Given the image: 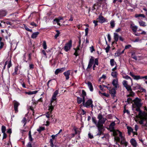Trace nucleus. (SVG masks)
Segmentation results:
<instances>
[{
  "mask_svg": "<svg viewBox=\"0 0 147 147\" xmlns=\"http://www.w3.org/2000/svg\"><path fill=\"white\" fill-rule=\"evenodd\" d=\"M97 118L99 120L97 127L98 128V132L96 136H100L101 135L104 134L103 132L105 129L103 124L105 123L107 119L106 118L103 117L101 113L98 114Z\"/></svg>",
  "mask_w": 147,
  "mask_h": 147,
  "instance_id": "f257e3e1",
  "label": "nucleus"
},
{
  "mask_svg": "<svg viewBox=\"0 0 147 147\" xmlns=\"http://www.w3.org/2000/svg\"><path fill=\"white\" fill-rule=\"evenodd\" d=\"M142 100L141 99L138 97L136 98L135 99L133 100L131 103H132L134 102L135 105L137 107L136 109L140 108L142 105V104L141 103Z\"/></svg>",
  "mask_w": 147,
  "mask_h": 147,
  "instance_id": "f03ea898",
  "label": "nucleus"
},
{
  "mask_svg": "<svg viewBox=\"0 0 147 147\" xmlns=\"http://www.w3.org/2000/svg\"><path fill=\"white\" fill-rule=\"evenodd\" d=\"M72 41L71 40H70L65 44L63 47V49L66 52H68L72 47Z\"/></svg>",
  "mask_w": 147,
  "mask_h": 147,
  "instance_id": "7ed1b4c3",
  "label": "nucleus"
},
{
  "mask_svg": "<svg viewBox=\"0 0 147 147\" xmlns=\"http://www.w3.org/2000/svg\"><path fill=\"white\" fill-rule=\"evenodd\" d=\"M92 103H93V101L92 99H89L86 102H85L84 103H82V104L84 107L87 108H89Z\"/></svg>",
  "mask_w": 147,
  "mask_h": 147,
  "instance_id": "20e7f679",
  "label": "nucleus"
},
{
  "mask_svg": "<svg viewBox=\"0 0 147 147\" xmlns=\"http://www.w3.org/2000/svg\"><path fill=\"white\" fill-rule=\"evenodd\" d=\"M94 57L91 56V58L90 59L89 62L88 64L86 69V70L88 71V69H90L92 65L94 62Z\"/></svg>",
  "mask_w": 147,
  "mask_h": 147,
  "instance_id": "39448f33",
  "label": "nucleus"
},
{
  "mask_svg": "<svg viewBox=\"0 0 147 147\" xmlns=\"http://www.w3.org/2000/svg\"><path fill=\"white\" fill-rule=\"evenodd\" d=\"M134 85L135 86H134L133 87L134 90L136 89H139L142 90V92L145 91V90L139 84H135Z\"/></svg>",
  "mask_w": 147,
  "mask_h": 147,
  "instance_id": "423d86ee",
  "label": "nucleus"
},
{
  "mask_svg": "<svg viewBox=\"0 0 147 147\" xmlns=\"http://www.w3.org/2000/svg\"><path fill=\"white\" fill-rule=\"evenodd\" d=\"M97 20H98V22L101 23H103L105 22H107L106 21L107 19H105L104 17L102 15H100L98 16V17L97 18Z\"/></svg>",
  "mask_w": 147,
  "mask_h": 147,
  "instance_id": "0eeeda50",
  "label": "nucleus"
},
{
  "mask_svg": "<svg viewBox=\"0 0 147 147\" xmlns=\"http://www.w3.org/2000/svg\"><path fill=\"white\" fill-rule=\"evenodd\" d=\"M65 67L57 69L55 72V74L57 75L59 73H61L63 72L65 70Z\"/></svg>",
  "mask_w": 147,
  "mask_h": 147,
  "instance_id": "6e6552de",
  "label": "nucleus"
},
{
  "mask_svg": "<svg viewBox=\"0 0 147 147\" xmlns=\"http://www.w3.org/2000/svg\"><path fill=\"white\" fill-rule=\"evenodd\" d=\"M20 105V103L17 101H15L14 103L13 107L16 113H17L18 111V107Z\"/></svg>",
  "mask_w": 147,
  "mask_h": 147,
  "instance_id": "1a4fd4ad",
  "label": "nucleus"
},
{
  "mask_svg": "<svg viewBox=\"0 0 147 147\" xmlns=\"http://www.w3.org/2000/svg\"><path fill=\"white\" fill-rule=\"evenodd\" d=\"M71 71V70H68L63 73V74L65 76V79L66 80H67L69 79V76L70 75Z\"/></svg>",
  "mask_w": 147,
  "mask_h": 147,
  "instance_id": "9d476101",
  "label": "nucleus"
},
{
  "mask_svg": "<svg viewBox=\"0 0 147 147\" xmlns=\"http://www.w3.org/2000/svg\"><path fill=\"white\" fill-rule=\"evenodd\" d=\"M129 74L135 80H139L141 79V76L138 75H135L133 73L130 72Z\"/></svg>",
  "mask_w": 147,
  "mask_h": 147,
  "instance_id": "9b49d317",
  "label": "nucleus"
},
{
  "mask_svg": "<svg viewBox=\"0 0 147 147\" xmlns=\"http://www.w3.org/2000/svg\"><path fill=\"white\" fill-rule=\"evenodd\" d=\"M57 135L58 134H57L56 135H53L51 136V137L52 138L50 139V141L49 142L50 144V146L51 147H54V146L53 143V140H54L55 139V137H57Z\"/></svg>",
  "mask_w": 147,
  "mask_h": 147,
  "instance_id": "f8f14e48",
  "label": "nucleus"
},
{
  "mask_svg": "<svg viewBox=\"0 0 147 147\" xmlns=\"http://www.w3.org/2000/svg\"><path fill=\"white\" fill-rule=\"evenodd\" d=\"M135 111L139 112L138 115L140 117H143L145 114V113L144 112H142L140 108L136 109Z\"/></svg>",
  "mask_w": 147,
  "mask_h": 147,
  "instance_id": "ddd939ff",
  "label": "nucleus"
},
{
  "mask_svg": "<svg viewBox=\"0 0 147 147\" xmlns=\"http://www.w3.org/2000/svg\"><path fill=\"white\" fill-rule=\"evenodd\" d=\"M117 88H112L111 90L110 89V93L111 94V96L112 97H114L115 96V94L116 92V89Z\"/></svg>",
  "mask_w": 147,
  "mask_h": 147,
  "instance_id": "4468645a",
  "label": "nucleus"
},
{
  "mask_svg": "<svg viewBox=\"0 0 147 147\" xmlns=\"http://www.w3.org/2000/svg\"><path fill=\"white\" fill-rule=\"evenodd\" d=\"M113 34L114 39L115 41V44H117V42L118 41L120 36L118 34L116 33H114Z\"/></svg>",
  "mask_w": 147,
  "mask_h": 147,
  "instance_id": "2eb2a0df",
  "label": "nucleus"
},
{
  "mask_svg": "<svg viewBox=\"0 0 147 147\" xmlns=\"http://www.w3.org/2000/svg\"><path fill=\"white\" fill-rule=\"evenodd\" d=\"M115 125V123L114 121L110 123L109 126V128L111 131H113L114 130V126Z\"/></svg>",
  "mask_w": 147,
  "mask_h": 147,
  "instance_id": "dca6fc26",
  "label": "nucleus"
},
{
  "mask_svg": "<svg viewBox=\"0 0 147 147\" xmlns=\"http://www.w3.org/2000/svg\"><path fill=\"white\" fill-rule=\"evenodd\" d=\"M7 13V12L5 10H0V18L1 17L5 16Z\"/></svg>",
  "mask_w": 147,
  "mask_h": 147,
  "instance_id": "f3484780",
  "label": "nucleus"
},
{
  "mask_svg": "<svg viewBox=\"0 0 147 147\" xmlns=\"http://www.w3.org/2000/svg\"><path fill=\"white\" fill-rule=\"evenodd\" d=\"M112 84L114 86V88H117L118 85V81L117 80L114 79L112 82Z\"/></svg>",
  "mask_w": 147,
  "mask_h": 147,
  "instance_id": "a211bd4d",
  "label": "nucleus"
},
{
  "mask_svg": "<svg viewBox=\"0 0 147 147\" xmlns=\"http://www.w3.org/2000/svg\"><path fill=\"white\" fill-rule=\"evenodd\" d=\"M130 142L131 144L134 147H136L137 145V143L135 140L132 138L131 139Z\"/></svg>",
  "mask_w": 147,
  "mask_h": 147,
  "instance_id": "6ab92c4d",
  "label": "nucleus"
},
{
  "mask_svg": "<svg viewBox=\"0 0 147 147\" xmlns=\"http://www.w3.org/2000/svg\"><path fill=\"white\" fill-rule=\"evenodd\" d=\"M130 27L134 32L136 33V32L138 28L137 26H133L132 24H131L130 25Z\"/></svg>",
  "mask_w": 147,
  "mask_h": 147,
  "instance_id": "aec40b11",
  "label": "nucleus"
},
{
  "mask_svg": "<svg viewBox=\"0 0 147 147\" xmlns=\"http://www.w3.org/2000/svg\"><path fill=\"white\" fill-rule=\"evenodd\" d=\"M87 84L91 92H92L93 90V88L91 83L89 81L88 82Z\"/></svg>",
  "mask_w": 147,
  "mask_h": 147,
  "instance_id": "412c9836",
  "label": "nucleus"
},
{
  "mask_svg": "<svg viewBox=\"0 0 147 147\" xmlns=\"http://www.w3.org/2000/svg\"><path fill=\"white\" fill-rule=\"evenodd\" d=\"M127 129L128 135L129 136H130L131 133L133 132V129L131 127L129 126L127 127Z\"/></svg>",
  "mask_w": 147,
  "mask_h": 147,
  "instance_id": "4be33fe9",
  "label": "nucleus"
},
{
  "mask_svg": "<svg viewBox=\"0 0 147 147\" xmlns=\"http://www.w3.org/2000/svg\"><path fill=\"white\" fill-rule=\"evenodd\" d=\"M39 34V32H34L32 34L31 37L33 39L37 37Z\"/></svg>",
  "mask_w": 147,
  "mask_h": 147,
  "instance_id": "5701e85b",
  "label": "nucleus"
},
{
  "mask_svg": "<svg viewBox=\"0 0 147 147\" xmlns=\"http://www.w3.org/2000/svg\"><path fill=\"white\" fill-rule=\"evenodd\" d=\"M50 114L51 113H49V112H48L46 113V117L47 118H49V120H51L50 119V117L51 118H52L51 120L52 121H54V119H53V118H52L53 116L52 115H51V116H50Z\"/></svg>",
  "mask_w": 147,
  "mask_h": 147,
  "instance_id": "b1692460",
  "label": "nucleus"
},
{
  "mask_svg": "<svg viewBox=\"0 0 147 147\" xmlns=\"http://www.w3.org/2000/svg\"><path fill=\"white\" fill-rule=\"evenodd\" d=\"M110 27L112 28H113L115 25V21L113 20H112L110 22Z\"/></svg>",
  "mask_w": 147,
  "mask_h": 147,
  "instance_id": "393cba45",
  "label": "nucleus"
},
{
  "mask_svg": "<svg viewBox=\"0 0 147 147\" xmlns=\"http://www.w3.org/2000/svg\"><path fill=\"white\" fill-rule=\"evenodd\" d=\"M139 23L140 26H141L145 27L146 26V22L143 21L139 22Z\"/></svg>",
  "mask_w": 147,
  "mask_h": 147,
  "instance_id": "a878e982",
  "label": "nucleus"
},
{
  "mask_svg": "<svg viewBox=\"0 0 147 147\" xmlns=\"http://www.w3.org/2000/svg\"><path fill=\"white\" fill-rule=\"evenodd\" d=\"M38 92V91H29L28 92H26L25 93L26 94H28V95H32L33 94H36Z\"/></svg>",
  "mask_w": 147,
  "mask_h": 147,
  "instance_id": "bb28decb",
  "label": "nucleus"
},
{
  "mask_svg": "<svg viewBox=\"0 0 147 147\" xmlns=\"http://www.w3.org/2000/svg\"><path fill=\"white\" fill-rule=\"evenodd\" d=\"M113 132V135L114 136H115L118 135L119 133V130H114L113 131H111Z\"/></svg>",
  "mask_w": 147,
  "mask_h": 147,
  "instance_id": "cd10ccee",
  "label": "nucleus"
},
{
  "mask_svg": "<svg viewBox=\"0 0 147 147\" xmlns=\"http://www.w3.org/2000/svg\"><path fill=\"white\" fill-rule=\"evenodd\" d=\"M118 74L116 71H113L111 72V75L114 78H116L117 77Z\"/></svg>",
  "mask_w": 147,
  "mask_h": 147,
  "instance_id": "c85d7f7f",
  "label": "nucleus"
},
{
  "mask_svg": "<svg viewBox=\"0 0 147 147\" xmlns=\"http://www.w3.org/2000/svg\"><path fill=\"white\" fill-rule=\"evenodd\" d=\"M45 129V127H40L39 128L37 129L39 133H40L42 131H44Z\"/></svg>",
  "mask_w": 147,
  "mask_h": 147,
  "instance_id": "c756f323",
  "label": "nucleus"
},
{
  "mask_svg": "<svg viewBox=\"0 0 147 147\" xmlns=\"http://www.w3.org/2000/svg\"><path fill=\"white\" fill-rule=\"evenodd\" d=\"M77 103L78 104H80L82 102H83L82 98H80L79 97L77 96Z\"/></svg>",
  "mask_w": 147,
  "mask_h": 147,
  "instance_id": "7c9ffc66",
  "label": "nucleus"
},
{
  "mask_svg": "<svg viewBox=\"0 0 147 147\" xmlns=\"http://www.w3.org/2000/svg\"><path fill=\"white\" fill-rule=\"evenodd\" d=\"M54 106L52 105H50V106H49V112H50V113H51L53 110L54 108Z\"/></svg>",
  "mask_w": 147,
  "mask_h": 147,
  "instance_id": "2f4dec72",
  "label": "nucleus"
},
{
  "mask_svg": "<svg viewBox=\"0 0 147 147\" xmlns=\"http://www.w3.org/2000/svg\"><path fill=\"white\" fill-rule=\"evenodd\" d=\"M28 138L29 139V140L30 141V142H32L33 140V139L32 137V135L31 134V130L29 131L28 133Z\"/></svg>",
  "mask_w": 147,
  "mask_h": 147,
  "instance_id": "473e14b6",
  "label": "nucleus"
},
{
  "mask_svg": "<svg viewBox=\"0 0 147 147\" xmlns=\"http://www.w3.org/2000/svg\"><path fill=\"white\" fill-rule=\"evenodd\" d=\"M92 122L94 123L96 125V126L97 127L98 122L97 123L96 117H92Z\"/></svg>",
  "mask_w": 147,
  "mask_h": 147,
  "instance_id": "72a5a7b5",
  "label": "nucleus"
},
{
  "mask_svg": "<svg viewBox=\"0 0 147 147\" xmlns=\"http://www.w3.org/2000/svg\"><path fill=\"white\" fill-rule=\"evenodd\" d=\"M135 17L136 18L139 17H142L143 18H145L146 16L144 14H136L135 15Z\"/></svg>",
  "mask_w": 147,
  "mask_h": 147,
  "instance_id": "f704fd0d",
  "label": "nucleus"
},
{
  "mask_svg": "<svg viewBox=\"0 0 147 147\" xmlns=\"http://www.w3.org/2000/svg\"><path fill=\"white\" fill-rule=\"evenodd\" d=\"M123 77L125 79L128 80L130 79L132 83V80L131 78L127 75H126L125 76H123Z\"/></svg>",
  "mask_w": 147,
  "mask_h": 147,
  "instance_id": "c9c22d12",
  "label": "nucleus"
},
{
  "mask_svg": "<svg viewBox=\"0 0 147 147\" xmlns=\"http://www.w3.org/2000/svg\"><path fill=\"white\" fill-rule=\"evenodd\" d=\"M56 32H57V34L55 35L54 38L56 39L59 36L60 32L58 30H56Z\"/></svg>",
  "mask_w": 147,
  "mask_h": 147,
  "instance_id": "e433bc0d",
  "label": "nucleus"
},
{
  "mask_svg": "<svg viewBox=\"0 0 147 147\" xmlns=\"http://www.w3.org/2000/svg\"><path fill=\"white\" fill-rule=\"evenodd\" d=\"M131 57L134 59H135L136 60H137V58L136 56L135 55V53H132L131 54Z\"/></svg>",
  "mask_w": 147,
  "mask_h": 147,
  "instance_id": "4c0bfd02",
  "label": "nucleus"
},
{
  "mask_svg": "<svg viewBox=\"0 0 147 147\" xmlns=\"http://www.w3.org/2000/svg\"><path fill=\"white\" fill-rule=\"evenodd\" d=\"M116 63L114 59H111L110 61V65L111 66H113L114 65V63Z\"/></svg>",
  "mask_w": 147,
  "mask_h": 147,
  "instance_id": "58836bf2",
  "label": "nucleus"
},
{
  "mask_svg": "<svg viewBox=\"0 0 147 147\" xmlns=\"http://www.w3.org/2000/svg\"><path fill=\"white\" fill-rule=\"evenodd\" d=\"M34 65L32 63H30L29 65V69L32 70L34 68Z\"/></svg>",
  "mask_w": 147,
  "mask_h": 147,
  "instance_id": "ea45409f",
  "label": "nucleus"
},
{
  "mask_svg": "<svg viewBox=\"0 0 147 147\" xmlns=\"http://www.w3.org/2000/svg\"><path fill=\"white\" fill-rule=\"evenodd\" d=\"M42 45L43 49H47V45L46 41H43Z\"/></svg>",
  "mask_w": 147,
  "mask_h": 147,
  "instance_id": "a19ab883",
  "label": "nucleus"
},
{
  "mask_svg": "<svg viewBox=\"0 0 147 147\" xmlns=\"http://www.w3.org/2000/svg\"><path fill=\"white\" fill-rule=\"evenodd\" d=\"M6 130V128L5 126L4 125H2L1 127V131L2 133H5V131Z\"/></svg>",
  "mask_w": 147,
  "mask_h": 147,
  "instance_id": "79ce46f5",
  "label": "nucleus"
},
{
  "mask_svg": "<svg viewBox=\"0 0 147 147\" xmlns=\"http://www.w3.org/2000/svg\"><path fill=\"white\" fill-rule=\"evenodd\" d=\"M133 100H132V99L130 98H127V101H126L125 102H127L128 104H129Z\"/></svg>",
  "mask_w": 147,
  "mask_h": 147,
  "instance_id": "37998d69",
  "label": "nucleus"
},
{
  "mask_svg": "<svg viewBox=\"0 0 147 147\" xmlns=\"http://www.w3.org/2000/svg\"><path fill=\"white\" fill-rule=\"evenodd\" d=\"M32 54L31 53H29L28 55V59L27 61H28V63H29V61H30L32 59L31 58Z\"/></svg>",
  "mask_w": 147,
  "mask_h": 147,
  "instance_id": "c03bdc74",
  "label": "nucleus"
},
{
  "mask_svg": "<svg viewBox=\"0 0 147 147\" xmlns=\"http://www.w3.org/2000/svg\"><path fill=\"white\" fill-rule=\"evenodd\" d=\"M56 97V96L53 95L51 100L52 104L53 103V102L54 101L56 100L57 99Z\"/></svg>",
  "mask_w": 147,
  "mask_h": 147,
  "instance_id": "a18cd8bd",
  "label": "nucleus"
},
{
  "mask_svg": "<svg viewBox=\"0 0 147 147\" xmlns=\"http://www.w3.org/2000/svg\"><path fill=\"white\" fill-rule=\"evenodd\" d=\"M125 88L128 91H131L132 90L131 86L129 85L127 86V87L125 86Z\"/></svg>",
  "mask_w": 147,
  "mask_h": 147,
  "instance_id": "49530a36",
  "label": "nucleus"
},
{
  "mask_svg": "<svg viewBox=\"0 0 147 147\" xmlns=\"http://www.w3.org/2000/svg\"><path fill=\"white\" fill-rule=\"evenodd\" d=\"M12 65V64L11 63V60H10L8 64L7 65V67L8 69H9L10 67H11Z\"/></svg>",
  "mask_w": 147,
  "mask_h": 147,
  "instance_id": "de8ad7c7",
  "label": "nucleus"
},
{
  "mask_svg": "<svg viewBox=\"0 0 147 147\" xmlns=\"http://www.w3.org/2000/svg\"><path fill=\"white\" fill-rule=\"evenodd\" d=\"M94 64L95 65H98V59L96 58L95 59H94Z\"/></svg>",
  "mask_w": 147,
  "mask_h": 147,
  "instance_id": "09e8293b",
  "label": "nucleus"
},
{
  "mask_svg": "<svg viewBox=\"0 0 147 147\" xmlns=\"http://www.w3.org/2000/svg\"><path fill=\"white\" fill-rule=\"evenodd\" d=\"M125 107H124V109L123 111L124 113H127V114H128V115L129 114H130L129 111L128 110H127V109H125Z\"/></svg>",
  "mask_w": 147,
  "mask_h": 147,
  "instance_id": "8fccbe9b",
  "label": "nucleus"
},
{
  "mask_svg": "<svg viewBox=\"0 0 147 147\" xmlns=\"http://www.w3.org/2000/svg\"><path fill=\"white\" fill-rule=\"evenodd\" d=\"M127 82L126 80H123V84L125 87V86L127 87L128 85L127 84Z\"/></svg>",
  "mask_w": 147,
  "mask_h": 147,
  "instance_id": "3c124183",
  "label": "nucleus"
},
{
  "mask_svg": "<svg viewBox=\"0 0 147 147\" xmlns=\"http://www.w3.org/2000/svg\"><path fill=\"white\" fill-rule=\"evenodd\" d=\"M108 45L107 47L105 49L106 50V53H108L109 52L110 48V47L109 45Z\"/></svg>",
  "mask_w": 147,
  "mask_h": 147,
  "instance_id": "603ef678",
  "label": "nucleus"
},
{
  "mask_svg": "<svg viewBox=\"0 0 147 147\" xmlns=\"http://www.w3.org/2000/svg\"><path fill=\"white\" fill-rule=\"evenodd\" d=\"M59 93V89L56 90L53 93V95L56 96Z\"/></svg>",
  "mask_w": 147,
  "mask_h": 147,
  "instance_id": "864d4df0",
  "label": "nucleus"
},
{
  "mask_svg": "<svg viewBox=\"0 0 147 147\" xmlns=\"http://www.w3.org/2000/svg\"><path fill=\"white\" fill-rule=\"evenodd\" d=\"M129 92V95L131 97H133L135 95L134 93L131 90V91H130Z\"/></svg>",
  "mask_w": 147,
  "mask_h": 147,
  "instance_id": "5fc2aeb1",
  "label": "nucleus"
},
{
  "mask_svg": "<svg viewBox=\"0 0 147 147\" xmlns=\"http://www.w3.org/2000/svg\"><path fill=\"white\" fill-rule=\"evenodd\" d=\"M24 27L25 28V29L27 31L30 32H32V29H29L26 26H24Z\"/></svg>",
  "mask_w": 147,
  "mask_h": 147,
  "instance_id": "6e6d98bb",
  "label": "nucleus"
},
{
  "mask_svg": "<svg viewBox=\"0 0 147 147\" xmlns=\"http://www.w3.org/2000/svg\"><path fill=\"white\" fill-rule=\"evenodd\" d=\"M86 92L84 90H82V96H86Z\"/></svg>",
  "mask_w": 147,
  "mask_h": 147,
  "instance_id": "4d7b16f0",
  "label": "nucleus"
},
{
  "mask_svg": "<svg viewBox=\"0 0 147 147\" xmlns=\"http://www.w3.org/2000/svg\"><path fill=\"white\" fill-rule=\"evenodd\" d=\"M5 144L7 145V146H5V147H9L10 146V144H11V142L10 141V140H9V142H8L7 143V142H5Z\"/></svg>",
  "mask_w": 147,
  "mask_h": 147,
  "instance_id": "13d9d810",
  "label": "nucleus"
},
{
  "mask_svg": "<svg viewBox=\"0 0 147 147\" xmlns=\"http://www.w3.org/2000/svg\"><path fill=\"white\" fill-rule=\"evenodd\" d=\"M4 43L3 42H0V50L3 47Z\"/></svg>",
  "mask_w": 147,
  "mask_h": 147,
  "instance_id": "bf43d9fd",
  "label": "nucleus"
},
{
  "mask_svg": "<svg viewBox=\"0 0 147 147\" xmlns=\"http://www.w3.org/2000/svg\"><path fill=\"white\" fill-rule=\"evenodd\" d=\"M90 52L91 53L93 52L94 51H95V49L94 47L93 46H92L91 47H90Z\"/></svg>",
  "mask_w": 147,
  "mask_h": 147,
  "instance_id": "052dcab7",
  "label": "nucleus"
},
{
  "mask_svg": "<svg viewBox=\"0 0 147 147\" xmlns=\"http://www.w3.org/2000/svg\"><path fill=\"white\" fill-rule=\"evenodd\" d=\"M137 108V107L135 105V104H133L132 106V109L133 110V111H134V109H136Z\"/></svg>",
  "mask_w": 147,
  "mask_h": 147,
  "instance_id": "680f3d73",
  "label": "nucleus"
},
{
  "mask_svg": "<svg viewBox=\"0 0 147 147\" xmlns=\"http://www.w3.org/2000/svg\"><path fill=\"white\" fill-rule=\"evenodd\" d=\"M89 30V28H86L85 29V36H86L88 35V31Z\"/></svg>",
  "mask_w": 147,
  "mask_h": 147,
  "instance_id": "e2e57ef3",
  "label": "nucleus"
},
{
  "mask_svg": "<svg viewBox=\"0 0 147 147\" xmlns=\"http://www.w3.org/2000/svg\"><path fill=\"white\" fill-rule=\"evenodd\" d=\"M42 53L46 57H47V54L46 53L45 51V50H42Z\"/></svg>",
  "mask_w": 147,
  "mask_h": 147,
  "instance_id": "0e129e2a",
  "label": "nucleus"
},
{
  "mask_svg": "<svg viewBox=\"0 0 147 147\" xmlns=\"http://www.w3.org/2000/svg\"><path fill=\"white\" fill-rule=\"evenodd\" d=\"M102 94V95L105 96H106L107 97H109L110 95L108 94H107L106 93H104Z\"/></svg>",
  "mask_w": 147,
  "mask_h": 147,
  "instance_id": "69168bd1",
  "label": "nucleus"
},
{
  "mask_svg": "<svg viewBox=\"0 0 147 147\" xmlns=\"http://www.w3.org/2000/svg\"><path fill=\"white\" fill-rule=\"evenodd\" d=\"M107 38H108V41L109 42H110L111 41V38L110 35L109 34H108L107 35Z\"/></svg>",
  "mask_w": 147,
  "mask_h": 147,
  "instance_id": "338daca9",
  "label": "nucleus"
},
{
  "mask_svg": "<svg viewBox=\"0 0 147 147\" xmlns=\"http://www.w3.org/2000/svg\"><path fill=\"white\" fill-rule=\"evenodd\" d=\"M26 147H32V146L31 142H29L26 145Z\"/></svg>",
  "mask_w": 147,
  "mask_h": 147,
  "instance_id": "774afa93",
  "label": "nucleus"
}]
</instances>
